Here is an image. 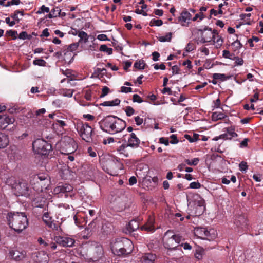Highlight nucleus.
<instances>
[{"mask_svg":"<svg viewBox=\"0 0 263 263\" xmlns=\"http://www.w3.org/2000/svg\"><path fill=\"white\" fill-rule=\"evenodd\" d=\"M139 227L138 222L135 220H131L126 226V229L129 233L137 230Z\"/></svg>","mask_w":263,"mask_h":263,"instance_id":"obj_24","label":"nucleus"},{"mask_svg":"<svg viewBox=\"0 0 263 263\" xmlns=\"http://www.w3.org/2000/svg\"><path fill=\"white\" fill-rule=\"evenodd\" d=\"M19 38L23 40L26 39H30L31 38V35H28L26 31H23L20 33Z\"/></svg>","mask_w":263,"mask_h":263,"instance_id":"obj_51","label":"nucleus"},{"mask_svg":"<svg viewBox=\"0 0 263 263\" xmlns=\"http://www.w3.org/2000/svg\"><path fill=\"white\" fill-rule=\"evenodd\" d=\"M172 34L169 32L166 34L165 36H161L159 37V41L161 42H170L172 39Z\"/></svg>","mask_w":263,"mask_h":263,"instance_id":"obj_33","label":"nucleus"},{"mask_svg":"<svg viewBox=\"0 0 263 263\" xmlns=\"http://www.w3.org/2000/svg\"><path fill=\"white\" fill-rule=\"evenodd\" d=\"M73 93V90L71 89H64L63 90V95L64 96L71 97Z\"/></svg>","mask_w":263,"mask_h":263,"instance_id":"obj_46","label":"nucleus"},{"mask_svg":"<svg viewBox=\"0 0 263 263\" xmlns=\"http://www.w3.org/2000/svg\"><path fill=\"white\" fill-rule=\"evenodd\" d=\"M9 256L15 261H20L26 258V252L22 249H12L9 251Z\"/></svg>","mask_w":263,"mask_h":263,"instance_id":"obj_14","label":"nucleus"},{"mask_svg":"<svg viewBox=\"0 0 263 263\" xmlns=\"http://www.w3.org/2000/svg\"><path fill=\"white\" fill-rule=\"evenodd\" d=\"M32 204L35 207L43 208L45 204V199L39 196H36L33 198Z\"/></svg>","mask_w":263,"mask_h":263,"instance_id":"obj_23","label":"nucleus"},{"mask_svg":"<svg viewBox=\"0 0 263 263\" xmlns=\"http://www.w3.org/2000/svg\"><path fill=\"white\" fill-rule=\"evenodd\" d=\"M78 36L80 37V40L79 41V43L82 42H83L84 43H86L88 41V35L85 32L83 31H78Z\"/></svg>","mask_w":263,"mask_h":263,"instance_id":"obj_29","label":"nucleus"},{"mask_svg":"<svg viewBox=\"0 0 263 263\" xmlns=\"http://www.w3.org/2000/svg\"><path fill=\"white\" fill-rule=\"evenodd\" d=\"M122 167L121 163L112 159L107 160L102 164L103 170L112 176H117L119 170H121Z\"/></svg>","mask_w":263,"mask_h":263,"instance_id":"obj_7","label":"nucleus"},{"mask_svg":"<svg viewBox=\"0 0 263 263\" xmlns=\"http://www.w3.org/2000/svg\"><path fill=\"white\" fill-rule=\"evenodd\" d=\"M120 100L118 99H116L112 101H105L101 103L100 105L104 106H114L119 105Z\"/></svg>","mask_w":263,"mask_h":263,"instance_id":"obj_28","label":"nucleus"},{"mask_svg":"<svg viewBox=\"0 0 263 263\" xmlns=\"http://www.w3.org/2000/svg\"><path fill=\"white\" fill-rule=\"evenodd\" d=\"M33 148L39 154L42 155H48L51 149V145L46 141L38 139L32 143Z\"/></svg>","mask_w":263,"mask_h":263,"instance_id":"obj_9","label":"nucleus"},{"mask_svg":"<svg viewBox=\"0 0 263 263\" xmlns=\"http://www.w3.org/2000/svg\"><path fill=\"white\" fill-rule=\"evenodd\" d=\"M234 224L237 228L240 229L246 228L247 225L246 217L243 215H238L235 219Z\"/></svg>","mask_w":263,"mask_h":263,"instance_id":"obj_20","label":"nucleus"},{"mask_svg":"<svg viewBox=\"0 0 263 263\" xmlns=\"http://www.w3.org/2000/svg\"><path fill=\"white\" fill-rule=\"evenodd\" d=\"M49 182V176L45 174H39L33 177L32 185L33 189L37 192H42L46 189V185Z\"/></svg>","mask_w":263,"mask_h":263,"instance_id":"obj_6","label":"nucleus"},{"mask_svg":"<svg viewBox=\"0 0 263 263\" xmlns=\"http://www.w3.org/2000/svg\"><path fill=\"white\" fill-rule=\"evenodd\" d=\"M73 190V187L68 184H65L58 186L54 190L57 193H67Z\"/></svg>","mask_w":263,"mask_h":263,"instance_id":"obj_21","label":"nucleus"},{"mask_svg":"<svg viewBox=\"0 0 263 263\" xmlns=\"http://www.w3.org/2000/svg\"><path fill=\"white\" fill-rule=\"evenodd\" d=\"M6 34L11 36L12 37V39L15 40L17 38V32L16 31L10 30L7 31Z\"/></svg>","mask_w":263,"mask_h":263,"instance_id":"obj_42","label":"nucleus"},{"mask_svg":"<svg viewBox=\"0 0 263 263\" xmlns=\"http://www.w3.org/2000/svg\"><path fill=\"white\" fill-rule=\"evenodd\" d=\"M99 50L101 51L107 53L108 55H110L112 53V49L107 47L106 45H101L100 47Z\"/></svg>","mask_w":263,"mask_h":263,"instance_id":"obj_32","label":"nucleus"},{"mask_svg":"<svg viewBox=\"0 0 263 263\" xmlns=\"http://www.w3.org/2000/svg\"><path fill=\"white\" fill-rule=\"evenodd\" d=\"M233 60H235V63L236 65H242L243 63V60L242 58H240L238 57H234L233 58Z\"/></svg>","mask_w":263,"mask_h":263,"instance_id":"obj_50","label":"nucleus"},{"mask_svg":"<svg viewBox=\"0 0 263 263\" xmlns=\"http://www.w3.org/2000/svg\"><path fill=\"white\" fill-rule=\"evenodd\" d=\"M77 145L74 139L64 137L61 141V153L64 155L72 154L77 149Z\"/></svg>","mask_w":263,"mask_h":263,"instance_id":"obj_5","label":"nucleus"},{"mask_svg":"<svg viewBox=\"0 0 263 263\" xmlns=\"http://www.w3.org/2000/svg\"><path fill=\"white\" fill-rule=\"evenodd\" d=\"M20 3L21 1L20 0H11L10 1H8L7 2V3L5 5V7H9L13 5H18Z\"/></svg>","mask_w":263,"mask_h":263,"instance_id":"obj_43","label":"nucleus"},{"mask_svg":"<svg viewBox=\"0 0 263 263\" xmlns=\"http://www.w3.org/2000/svg\"><path fill=\"white\" fill-rule=\"evenodd\" d=\"M15 121V119L12 117L4 114L0 115V129H4L9 124H13Z\"/></svg>","mask_w":263,"mask_h":263,"instance_id":"obj_15","label":"nucleus"},{"mask_svg":"<svg viewBox=\"0 0 263 263\" xmlns=\"http://www.w3.org/2000/svg\"><path fill=\"white\" fill-rule=\"evenodd\" d=\"M129 147L126 144H122L120 146H119L117 149V151L121 154L124 155L126 157H128L129 156V153L127 151V148Z\"/></svg>","mask_w":263,"mask_h":263,"instance_id":"obj_27","label":"nucleus"},{"mask_svg":"<svg viewBox=\"0 0 263 263\" xmlns=\"http://www.w3.org/2000/svg\"><path fill=\"white\" fill-rule=\"evenodd\" d=\"M190 187L192 189H199L201 187V184L198 182H193L190 183Z\"/></svg>","mask_w":263,"mask_h":263,"instance_id":"obj_56","label":"nucleus"},{"mask_svg":"<svg viewBox=\"0 0 263 263\" xmlns=\"http://www.w3.org/2000/svg\"><path fill=\"white\" fill-rule=\"evenodd\" d=\"M227 133L229 136V139H231L232 137L237 136V134L234 132V129L231 128L227 129Z\"/></svg>","mask_w":263,"mask_h":263,"instance_id":"obj_40","label":"nucleus"},{"mask_svg":"<svg viewBox=\"0 0 263 263\" xmlns=\"http://www.w3.org/2000/svg\"><path fill=\"white\" fill-rule=\"evenodd\" d=\"M32 258L35 263H48L49 257L44 251H37L32 253Z\"/></svg>","mask_w":263,"mask_h":263,"instance_id":"obj_13","label":"nucleus"},{"mask_svg":"<svg viewBox=\"0 0 263 263\" xmlns=\"http://www.w3.org/2000/svg\"><path fill=\"white\" fill-rule=\"evenodd\" d=\"M109 89L107 86H104L102 89V94L100 96L101 98L105 97L109 92Z\"/></svg>","mask_w":263,"mask_h":263,"instance_id":"obj_53","label":"nucleus"},{"mask_svg":"<svg viewBox=\"0 0 263 263\" xmlns=\"http://www.w3.org/2000/svg\"><path fill=\"white\" fill-rule=\"evenodd\" d=\"M117 116L109 115L104 117L100 122L101 128L104 132L112 134L114 124L116 122Z\"/></svg>","mask_w":263,"mask_h":263,"instance_id":"obj_10","label":"nucleus"},{"mask_svg":"<svg viewBox=\"0 0 263 263\" xmlns=\"http://www.w3.org/2000/svg\"><path fill=\"white\" fill-rule=\"evenodd\" d=\"M187 202L191 203V201L194 202V205L196 206V213L199 215H201L203 213L205 209V201L198 194H193L192 198L189 196H187Z\"/></svg>","mask_w":263,"mask_h":263,"instance_id":"obj_11","label":"nucleus"},{"mask_svg":"<svg viewBox=\"0 0 263 263\" xmlns=\"http://www.w3.org/2000/svg\"><path fill=\"white\" fill-rule=\"evenodd\" d=\"M43 220L46 224L49 223L51 221V218L49 216V213L48 212H46L44 214L43 216Z\"/></svg>","mask_w":263,"mask_h":263,"instance_id":"obj_41","label":"nucleus"},{"mask_svg":"<svg viewBox=\"0 0 263 263\" xmlns=\"http://www.w3.org/2000/svg\"><path fill=\"white\" fill-rule=\"evenodd\" d=\"M56 241L63 247H72L75 242L74 239L67 237H58L56 238Z\"/></svg>","mask_w":263,"mask_h":263,"instance_id":"obj_18","label":"nucleus"},{"mask_svg":"<svg viewBox=\"0 0 263 263\" xmlns=\"http://www.w3.org/2000/svg\"><path fill=\"white\" fill-rule=\"evenodd\" d=\"M171 234L169 231L165 233L163 237L164 245L168 249H174L181 242L182 237L178 235Z\"/></svg>","mask_w":263,"mask_h":263,"instance_id":"obj_8","label":"nucleus"},{"mask_svg":"<svg viewBox=\"0 0 263 263\" xmlns=\"http://www.w3.org/2000/svg\"><path fill=\"white\" fill-rule=\"evenodd\" d=\"M133 102L141 103L143 102L142 98L137 94H134L133 98Z\"/></svg>","mask_w":263,"mask_h":263,"instance_id":"obj_49","label":"nucleus"},{"mask_svg":"<svg viewBox=\"0 0 263 263\" xmlns=\"http://www.w3.org/2000/svg\"><path fill=\"white\" fill-rule=\"evenodd\" d=\"M163 22L161 20L153 19L150 22V25L151 26L155 25L157 26H160L162 25Z\"/></svg>","mask_w":263,"mask_h":263,"instance_id":"obj_39","label":"nucleus"},{"mask_svg":"<svg viewBox=\"0 0 263 263\" xmlns=\"http://www.w3.org/2000/svg\"><path fill=\"white\" fill-rule=\"evenodd\" d=\"M239 170L241 172H246L248 169L247 163L246 162L242 161L239 165Z\"/></svg>","mask_w":263,"mask_h":263,"instance_id":"obj_45","label":"nucleus"},{"mask_svg":"<svg viewBox=\"0 0 263 263\" xmlns=\"http://www.w3.org/2000/svg\"><path fill=\"white\" fill-rule=\"evenodd\" d=\"M191 18V14L187 11H183L181 15L179 17V21L181 23H185L187 21L190 20Z\"/></svg>","mask_w":263,"mask_h":263,"instance_id":"obj_26","label":"nucleus"},{"mask_svg":"<svg viewBox=\"0 0 263 263\" xmlns=\"http://www.w3.org/2000/svg\"><path fill=\"white\" fill-rule=\"evenodd\" d=\"M125 111L127 116H131L135 112L134 108L130 106H127Z\"/></svg>","mask_w":263,"mask_h":263,"instance_id":"obj_44","label":"nucleus"},{"mask_svg":"<svg viewBox=\"0 0 263 263\" xmlns=\"http://www.w3.org/2000/svg\"><path fill=\"white\" fill-rule=\"evenodd\" d=\"M9 143L7 136L0 132V148L6 147Z\"/></svg>","mask_w":263,"mask_h":263,"instance_id":"obj_25","label":"nucleus"},{"mask_svg":"<svg viewBox=\"0 0 263 263\" xmlns=\"http://www.w3.org/2000/svg\"><path fill=\"white\" fill-rule=\"evenodd\" d=\"M79 45V43H74L71 44L69 45L67 47V50L68 51L72 52L73 51H75L77 49Z\"/></svg>","mask_w":263,"mask_h":263,"instance_id":"obj_37","label":"nucleus"},{"mask_svg":"<svg viewBox=\"0 0 263 263\" xmlns=\"http://www.w3.org/2000/svg\"><path fill=\"white\" fill-rule=\"evenodd\" d=\"M173 74H178L179 72V68L177 65H174L172 67Z\"/></svg>","mask_w":263,"mask_h":263,"instance_id":"obj_64","label":"nucleus"},{"mask_svg":"<svg viewBox=\"0 0 263 263\" xmlns=\"http://www.w3.org/2000/svg\"><path fill=\"white\" fill-rule=\"evenodd\" d=\"M140 140L137 137L134 133L130 135V137L128 140L127 145L133 148H137L139 146Z\"/></svg>","mask_w":263,"mask_h":263,"instance_id":"obj_19","label":"nucleus"},{"mask_svg":"<svg viewBox=\"0 0 263 263\" xmlns=\"http://www.w3.org/2000/svg\"><path fill=\"white\" fill-rule=\"evenodd\" d=\"M135 121L137 125H140L143 122V120L142 118H141L139 116H137L135 117Z\"/></svg>","mask_w":263,"mask_h":263,"instance_id":"obj_63","label":"nucleus"},{"mask_svg":"<svg viewBox=\"0 0 263 263\" xmlns=\"http://www.w3.org/2000/svg\"><path fill=\"white\" fill-rule=\"evenodd\" d=\"M200 32L201 42L202 43L210 42L213 39L214 40V34H213L212 29L206 27L203 30L195 28L193 29V32Z\"/></svg>","mask_w":263,"mask_h":263,"instance_id":"obj_12","label":"nucleus"},{"mask_svg":"<svg viewBox=\"0 0 263 263\" xmlns=\"http://www.w3.org/2000/svg\"><path fill=\"white\" fill-rule=\"evenodd\" d=\"M49 228H51L54 230H58L59 226L58 224L53 222L51 221L49 223L47 224Z\"/></svg>","mask_w":263,"mask_h":263,"instance_id":"obj_52","label":"nucleus"},{"mask_svg":"<svg viewBox=\"0 0 263 263\" xmlns=\"http://www.w3.org/2000/svg\"><path fill=\"white\" fill-rule=\"evenodd\" d=\"M156 259V255L152 253L145 254L141 258V263H153Z\"/></svg>","mask_w":263,"mask_h":263,"instance_id":"obj_22","label":"nucleus"},{"mask_svg":"<svg viewBox=\"0 0 263 263\" xmlns=\"http://www.w3.org/2000/svg\"><path fill=\"white\" fill-rule=\"evenodd\" d=\"M222 55L225 58L230 59L231 60L233 59V57H234V54H231L229 51L228 50H223Z\"/></svg>","mask_w":263,"mask_h":263,"instance_id":"obj_47","label":"nucleus"},{"mask_svg":"<svg viewBox=\"0 0 263 263\" xmlns=\"http://www.w3.org/2000/svg\"><path fill=\"white\" fill-rule=\"evenodd\" d=\"M7 183L11 186L16 196H27L29 194L28 184L25 180H16L14 178H10L7 180Z\"/></svg>","mask_w":263,"mask_h":263,"instance_id":"obj_3","label":"nucleus"},{"mask_svg":"<svg viewBox=\"0 0 263 263\" xmlns=\"http://www.w3.org/2000/svg\"><path fill=\"white\" fill-rule=\"evenodd\" d=\"M159 142L160 143L164 144L166 146H167L169 144V141L167 138L161 137L159 139Z\"/></svg>","mask_w":263,"mask_h":263,"instance_id":"obj_61","label":"nucleus"},{"mask_svg":"<svg viewBox=\"0 0 263 263\" xmlns=\"http://www.w3.org/2000/svg\"><path fill=\"white\" fill-rule=\"evenodd\" d=\"M204 17V16L203 13L202 12H200L195 15V16L193 18V21H195L197 20L198 18H199L200 20H202Z\"/></svg>","mask_w":263,"mask_h":263,"instance_id":"obj_58","label":"nucleus"},{"mask_svg":"<svg viewBox=\"0 0 263 263\" xmlns=\"http://www.w3.org/2000/svg\"><path fill=\"white\" fill-rule=\"evenodd\" d=\"M116 122L114 124V127L112 134L120 133L123 130L126 126V122L123 120L117 117Z\"/></svg>","mask_w":263,"mask_h":263,"instance_id":"obj_16","label":"nucleus"},{"mask_svg":"<svg viewBox=\"0 0 263 263\" xmlns=\"http://www.w3.org/2000/svg\"><path fill=\"white\" fill-rule=\"evenodd\" d=\"M155 218L153 215H149L148 219L146 223L142 226L140 228L142 231H146L147 232H153L155 230L154 226Z\"/></svg>","mask_w":263,"mask_h":263,"instance_id":"obj_17","label":"nucleus"},{"mask_svg":"<svg viewBox=\"0 0 263 263\" xmlns=\"http://www.w3.org/2000/svg\"><path fill=\"white\" fill-rule=\"evenodd\" d=\"M121 91L122 92H125V93L130 92L132 91V88L131 87L122 86L121 88Z\"/></svg>","mask_w":263,"mask_h":263,"instance_id":"obj_60","label":"nucleus"},{"mask_svg":"<svg viewBox=\"0 0 263 263\" xmlns=\"http://www.w3.org/2000/svg\"><path fill=\"white\" fill-rule=\"evenodd\" d=\"M145 63L143 61H137L134 63V67L139 69H144L145 68Z\"/></svg>","mask_w":263,"mask_h":263,"instance_id":"obj_34","label":"nucleus"},{"mask_svg":"<svg viewBox=\"0 0 263 263\" xmlns=\"http://www.w3.org/2000/svg\"><path fill=\"white\" fill-rule=\"evenodd\" d=\"M199 161V158H194L193 160H192V161L190 160L189 159H186L185 160V162L189 165L195 166V165H197Z\"/></svg>","mask_w":263,"mask_h":263,"instance_id":"obj_36","label":"nucleus"},{"mask_svg":"<svg viewBox=\"0 0 263 263\" xmlns=\"http://www.w3.org/2000/svg\"><path fill=\"white\" fill-rule=\"evenodd\" d=\"M50 11L49 8L48 7H45V5H43L40 8V10L37 11V13H41L42 12H49Z\"/></svg>","mask_w":263,"mask_h":263,"instance_id":"obj_57","label":"nucleus"},{"mask_svg":"<svg viewBox=\"0 0 263 263\" xmlns=\"http://www.w3.org/2000/svg\"><path fill=\"white\" fill-rule=\"evenodd\" d=\"M33 64L34 65H38L40 66H45L46 62L45 60L41 59H36L33 61Z\"/></svg>","mask_w":263,"mask_h":263,"instance_id":"obj_35","label":"nucleus"},{"mask_svg":"<svg viewBox=\"0 0 263 263\" xmlns=\"http://www.w3.org/2000/svg\"><path fill=\"white\" fill-rule=\"evenodd\" d=\"M212 77L215 80H220L221 81L225 80L226 78L224 74L221 73H214Z\"/></svg>","mask_w":263,"mask_h":263,"instance_id":"obj_38","label":"nucleus"},{"mask_svg":"<svg viewBox=\"0 0 263 263\" xmlns=\"http://www.w3.org/2000/svg\"><path fill=\"white\" fill-rule=\"evenodd\" d=\"M52 14H54V15H55L56 17L58 16L60 14L61 12V9L59 7H55L53 9H52L51 11Z\"/></svg>","mask_w":263,"mask_h":263,"instance_id":"obj_55","label":"nucleus"},{"mask_svg":"<svg viewBox=\"0 0 263 263\" xmlns=\"http://www.w3.org/2000/svg\"><path fill=\"white\" fill-rule=\"evenodd\" d=\"M7 219L10 227L18 233L21 232L28 226V219L24 213H10Z\"/></svg>","mask_w":263,"mask_h":263,"instance_id":"obj_1","label":"nucleus"},{"mask_svg":"<svg viewBox=\"0 0 263 263\" xmlns=\"http://www.w3.org/2000/svg\"><path fill=\"white\" fill-rule=\"evenodd\" d=\"M76 128L83 140L87 142H90L92 140L93 130L87 123L79 121L77 123Z\"/></svg>","mask_w":263,"mask_h":263,"instance_id":"obj_4","label":"nucleus"},{"mask_svg":"<svg viewBox=\"0 0 263 263\" xmlns=\"http://www.w3.org/2000/svg\"><path fill=\"white\" fill-rule=\"evenodd\" d=\"M171 139H172L170 141L172 144H177L178 142V140L177 138V136L176 135H172L170 136Z\"/></svg>","mask_w":263,"mask_h":263,"instance_id":"obj_62","label":"nucleus"},{"mask_svg":"<svg viewBox=\"0 0 263 263\" xmlns=\"http://www.w3.org/2000/svg\"><path fill=\"white\" fill-rule=\"evenodd\" d=\"M194 44L193 43H189L187 44V45L185 48V50L187 52H191L194 50Z\"/></svg>","mask_w":263,"mask_h":263,"instance_id":"obj_59","label":"nucleus"},{"mask_svg":"<svg viewBox=\"0 0 263 263\" xmlns=\"http://www.w3.org/2000/svg\"><path fill=\"white\" fill-rule=\"evenodd\" d=\"M111 249L114 254L121 256L130 253L133 249V245L127 238L117 239L111 243Z\"/></svg>","mask_w":263,"mask_h":263,"instance_id":"obj_2","label":"nucleus"},{"mask_svg":"<svg viewBox=\"0 0 263 263\" xmlns=\"http://www.w3.org/2000/svg\"><path fill=\"white\" fill-rule=\"evenodd\" d=\"M20 108L16 106H13L12 107L9 108L8 109V111L10 114L17 113L20 112Z\"/></svg>","mask_w":263,"mask_h":263,"instance_id":"obj_54","label":"nucleus"},{"mask_svg":"<svg viewBox=\"0 0 263 263\" xmlns=\"http://www.w3.org/2000/svg\"><path fill=\"white\" fill-rule=\"evenodd\" d=\"M113 226L110 223H104L102 226V229L106 234L110 233L112 229Z\"/></svg>","mask_w":263,"mask_h":263,"instance_id":"obj_31","label":"nucleus"},{"mask_svg":"<svg viewBox=\"0 0 263 263\" xmlns=\"http://www.w3.org/2000/svg\"><path fill=\"white\" fill-rule=\"evenodd\" d=\"M226 116L222 112H213L212 115V119L214 121H216L218 120L224 119Z\"/></svg>","mask_w":263,"mask_h":263,"instance_id":"obj_30","label":"nucleus"},{"mask_svg":"<svg viewBox=\"0 0 263 263\" xmlns=\"http://www.w3.org/2000/svg\"><path fill=\"white\" fill-rule=\"evenodd\" d=\"M219 139H229V136L228 133L223 134L220 135L218 137H215L213 138V140L217 141Z\"/></svg>","mask_w":263,"mask_h":263,"instance_id":"obj_48","label":"nucleus"}]
</instances>
